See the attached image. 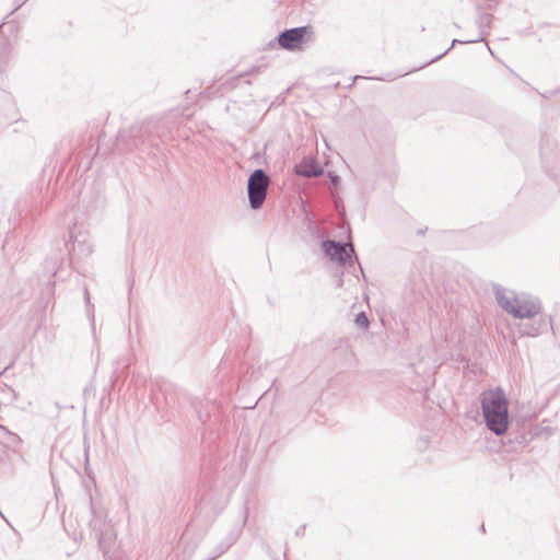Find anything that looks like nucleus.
<instances>
[{
	"mask_svg": "<svg viewBox=\"0 0 560 560\" xmlns=\"http://www.w3.org/2000/svg\"><path fill=\"white\" fill-rule=\"evenodd\" d=\"M93 514H95L93 503L91 502ZM93 530L96 534L98 546L103 551L105 560H114L116 551V534L113 526L106 522L101 521L96 515L90 522Z\"/></svg>",
	"mask_w": 560,
	"mask_h": 560,
	"instance_id": "nucleus-4",
	"label": "nucleus"
},
{
	"mask_svg": "<svg viewBox=\"0 0 560 560\" xmlns=\"http://www.w3.org/2000/svg\"><path fill=\"white\" fill-rule=\"evenodd\" d=\"M66 248L71 261L77 258L86 257L93 250L89 235L82 231H77L75 225L70 229V237L66 243Z\"/></svg>",
	"mask_w": 560,
	"mask_h": 560,
	"instance_id": "nucleus-5",
	"label": "nucleus"
},
{
	"mask_svg": "<svg viewBox=\"0 0 560 560\" xmlns=\"http://www.w3.org/2000/svg\"><path fill=\"white\" fill-rule=\"evenodd\" d=\"M12 23H3V24H0V33L4 34L7 31H10L12 32Z\"/></svg>",
	"mask_w": 560,
	"mask_h": 560,
	"instance_id": "nucleus-15",
	"label": "nucleus"
},
{
	"mask_svg": "<svg viewBox=\"0 0 560 560\" xmlns=\"http://www.w3.org/2000/svg\"><path fill=\"white\" fill-rule=\"evenodd\" d=\"M494 292L499 305L515 318L532 319L541 312V303L538 300L509 296L502 288H497Z\"/></svg>",
	"mask_w": 560,
	"mask_h": 560,
	"instance_id": "nucleus-2",
	"label": "nucleus"
},
{
	"mask_svg": "<svg viewBox=\"0 0 560 560\" xmlns=\"http://www.w3.org/2000/svg\"><path fill=\"white\" fill-rule=\"evenodd\" d=\"M324 253L330 257L331 260L345 266L351 259V254H354V247L351 243H340L332 240H326L322 243Z\"/></svg>",
	"mask_w": 560,
	"mask_h": 560,
	"instance_id": "nucleus-6",
	"label": "nucleus"
},
{
	"mask_svg": "<svg viewBox=\"0 0 560 560\" xmlns=\"http://www.w3.org/2000/svg\"><path fill=\"white\" fill-rule=\"evenodd\" d=\"M296 173L303 177H318L323 174V168L316 164L301 163L296 165Z\"/></svg>",
	"mask_w": 560,
	"mask_h": 560,
	"instance_id": "nucleus-10",
	"label": "nucleus"
},
{
	"mask_svg": "<svg viewBox=\"0 0 560 560\" xmlns=\"http://www.w3.org/2000/svg\"><path fill=\"white\" fill-rule=\"evenodd\" d=\"M480 530L485 533V525L482 524Z\"/></svg>",
	"mask_w": 560,
	"mask_h": 560,
	"instance_id": "nucleus-19",
	"label": "nucleus"
},
{
	"mask_svg": "<svg viewBox=\"0 0 560 560\" xmlns=\"http://www.w3.org/2000/svg\"><path fill=\"white\" fill-rule=\"evenodd\" d=\"M481 408L487 428L495 435H503L509 428L505 393L501 388L485 393L481 397Z\"/></svg>",
	"mask_w": 560,
	"mask_h": 560,
	"instance_id": "nucleus-1",
	"label": "nucleus"
},
{
	"mask_svg": "<svg viewBox=\"0 0 560 560\" xmlns=\"http://www.w3.org/2000/svg\"><path fill=\"white\" fill-rule=\"evenodd\" d=\"M468 43H483L485 44V47L492 54L488 43L486 42V37H478L477 39H469V40H459L457 38H455L452 44L442 52L435 55L430 61H428L425 63L427 65H430L434 61H438L439 59H441L443 56H445L453 47H455L457 44H468Z\"/></svg>",
	"mask_w": 560,
	"mask_h": 560,
	"instance_id": "nucleus-9",
	"label": "nucleus"
},
{
	"mask_svg": "<svg viewBox=\"0 0 560 560\" xmlns=\"http://www.w3.org/2000/svg\"><path fill=\"white\" fill-rule=\"evenodd\" d=\"M308 26L285 28L278 33V35H307Z\"/></svg>",
	"mask_w": 560,
	"mask_h": 560,
	"instance_id": "nucleus-12",
	"label": "nucleus"
},
{
	"mask_svg": "<svg viewBox=\"0 0 560 560\" xmlns=\"http://www.w3.org/2000/svg\"><path fill=\"white\" fill-rule=\"evenodd\" d=\"M313 37H275L269 43L271 47L277 43L281 48L290 51H302L311 43Z\"/></svg>",
	"mask_w": 560,
	"mask_h": 560,
	"instance_id": "nucleus-8",
	"label": "nucleus"
},
{
	"mask_svg": "<svg viewBox=\"0 0 560 560\" xmlns=\"http://www.w3.org/2000/svg\"><path fill=\"white\" fill-rule=\"evenodd\" d=\"M330 179L334 185H337L339 183V177L337 175H331Z\"/></svg>",
	"mask_w": 560,
	"mask_h": 560,
	"instance_id": "nucleus-17",
	"label": "nucleus"
},
{
	"mask_svg": "<svg viewBox=\"0 0 560 560\" xmlns=\"http://www.w3.org/2000/svg\"><path fill=\"white\" fill-rule=\"evenodd\" d=\"M493 16L491 14H483L479 19L480 27L488 26L490 27V23L492 22ZM480 35H488V33L481 28Z\"/></svg>",
	"mask_w": 560,
	"mask_h": 560,
	"instance_id": "nucleus-14",
	"label": "nucleus"
},
{
	"mask_svg": "<svg viewBox=\"0 0 560 560\" xmlns=\"http://www.w3.org/2000/svg\"><path fill=\"white\" fill-rule=\"evenodd\" d=\"M354 323L362 329H368L370 327V320L364 312H361L355 316Z\"/></svg>",
	"mask_w": 560,
	"mask_h": 560,
	"instance_id": "nucleus-13",
	"label": "nucleus"
},
{
	"mask_svg": "<svg viewBox=\"0 0 560 560\" xmlns=\"http://www.w3.org/2000/svg\"><path fill=\"white\" fill-rule=\"evenodd\" d=\"M84 300L88 305H90V294L88 289H84Z\"/></svg>",
	"mask_w": 560,
	"mask_h": 560,
	"instance_id": "nucleus-16",
	"label": "nucleus"
},
{
	"mask_svg": "<svg viewBox=\"0 0 560 560\" xmlns=\"http://www.w3.org/2000/svg\"><path fill=\"white\" fill-rule=\"evenodd\" d=\"M269 184L270 177L261 168L255 170L249 175L247 180V195L249 206L253 210H258L262 207L267 197Z\"/></svg>",
	"mask_w": 560,
	"mask_h": 560,
	"instance_id": "nucleus-3",
	"label": "nucleus"
},
{
	"mask_svg": "<svg viewBox=\"0 0 560 560\" xmlns=\"http://www.w3.org/2000/svg\"><path fill=\"white\" fill-rule=\"evenodd\" d=\"M529 320L528 323L520 325V331L524 336L537 337L547 331L549 326L552 328L551 317L542 315L541 313Z\"/></svg>",
	"mask_w": 560,
	"mask_h": 560,
	"instance_id": "nucleus-7",
	"label": "nucleus"
},
{
	"mask_svg": "<svg viewBox=\"0 0 560 560\" xmlns=\"http://www.w3.org/2000/svg\"><path fill=\"white\" fill-rule=\"evenodd\" d=\"M262 71V67L261 66H254L252 67L249 70L243 72V73H240L238 75H235L231 79H229L228 81H225L222 86L225 88V89H234L236 85H237V82L240 81L241 78H245V77H248V75H252V74H255V73H260Z\"/></svg>",
	"mask_w": 560,
	"mask_h": 560,
	"instance_id": "nucleus-11",
	"label": "nucleus"
},
{
	"mask_svg": "<svg viewBox=\"0 0 560 560\" xmlns=\"http://www.w3.org/2000/svg\"><path fill=\"white\" fill-rule=\"evenodd\" d=\"M360 78H361L360 75H354V77H353V82H354L355 80L360 79Z\"/></svg>",
	"mask_w": 560,
	"mask_h": 560,
	"instance_id": "nucleus-18",
	"label": "nucleus"
}]
</instances>
